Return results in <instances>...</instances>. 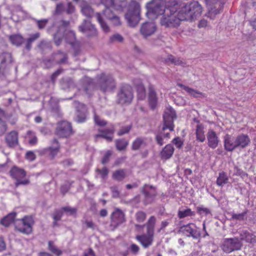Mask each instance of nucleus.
<instances>
[{"instance_id":"1","label":"nucleus","mask_w":256,"mask_h":256,"mask_svg":"<svg viewBox=\"0 0 256 256\" xmlns=\"http://www.w3.org/2000/svg\"><path fill=\"white\" fill-rule=\"evenodd\" d=\"M156 220V218L154 216H151L146 223V234L138 235L136 237V240L141 244L144 248H148L152 244Z\"/></svg>"},{"instance_id":"2","label":"nucleus","mask_w":256,"mask_h":256,"mask_svg":"<svg viewBox=\"0 0 256 256\" xmlns=\"http://www.w3.org/2000/svg\"><path fill=\"white\" fill-rule=\"evenodd\" d=\"M140 6L138 2L132 0L129 3L128 10L125 14V18L128 25L130 27L136 26L140 18Z\"/></svg>"},{"instance_id":"3","label":"nucleus","mask_w":256,"mask_h":256,"mask_svg":"<svg viewBox=\"0 0 256 256\" xmlns=\"http://www.w3.org/2000/svg\"><path fill=\"white\" fill-rule=\"evenodd\" d=\"M176 118V114L175 110L171 107H166L163 114V125L162 128V132L159 135H162L164 138H169L170 133L164 132V131L168 129L170 131L174 130V120Z\"/></svg>"},{"instance_id":"4","label":"nucleus","mask_w":256,"mask_h":256,"mask_svg":"<svg viewBox=\"0 0 256 256\" xmlns=\"http://www.w3.org/2000/svg\"><path fill=\"white\" fill-rule=\"evenodd\" d=\"M180 22L176 14V11L174 8H166L165 12L160 20L162 26L166 28H176L180 24Z\"/></svg>"},{"instance_id":"5","label":"nucleus","mask_w":256,"mask_h":256,"mask_svg":"<svg viewBox=\"0 0 256 256\" xmlns=\"http://www.w3.org/2000/svg\"><path fill=\"white\" fill-rule=\"evenodd\" d=\"M146 15L150 18H154L158 16L163 14L166 10L164 0H152L146 6Z\"/></svg>"},{"instance_id":"6","label":"nucleus","mask_w":256,"mask_h":256,"mask_svg":"<svg viewBox=\"0 0 256 256\" xmlns=\"http://www.w3.org/2000/svg\"><path fill=\"white\" fill-rule=\"evenodd\" d=\"M134 98L132 88L128 84L120 88L117 94L116 102L120 104H130Z\"/></svg>"},{"instance_id":"7","label":"nucleus","mask_w":256,"mask_h":256,"mask_svg":"<svg viewBox=\"0 0 256 256\" xmlns=\"http://www.w3.org/2000/svg\"><path fill=\"white\" fill-rule=\"evenodd\" d=\"M98 84L100 90L104 92L112 90L116 86V82L112 76L103 73L99 76Z\"/></svg>"},{"instance_id":"8","label":"nucleus","mask_w":256,"mask_h":256,"mask_svg":"<svg viewBox=\"0 0 256 256\" xmlns=\"http://www.w3.org/2000/svg\"><path fill=\"white\" fill-rule=\"evenodd\" d=\"M34 222L32 216H26L20 220H16L14 222L16 228L20 232L29 234L32 232V226Z\"/></svg>"},{"instance_id":"9","label":"nucleus","mask_w":256,"mask_h":256,"mask_svg":"<svg viewBox=\"0 0 256 256\" xmlns=\"http://www.w3.org/2000/svg\"><path fill=\"white\" fill-rule=\"evenodd\" d=\"M10 176L16 180L15 186L18 187L20 185H27L30 184V180L28 179L22 180L26 176V171L18 166H14L10 171Z\"/></svg>"},{"instance_id":"10","label":"nucleus","mask_w":256,"mask_h":256,"mask_svg":"<svg viewBox=\"0 0 256 256\" xmlns=\"http://www.w3.org/2000/svg\"><path fill=\"white\" fill-rule=\"evenodd\" d=\"M242 246L238 238H224L222 245V250L226 253H230L240 250Z\"/></svg>"},{"instance_id":"11","label":"nucleus","mask_w":256,"mask_h":256,"mask_svg":"<svg viewBox=\"0 0 256 256\" xmlns=\"http://www.w3.org/2000/svg\"><path fill=\"white\" fill-rule=\"evenodd\" d=\"M74 133L72 126L69 122L62 120L57 124L55 134L60 138H66Z\"/></svg>"},{"instance_id":"12","label":"nucleus","mask_w":256,"mask_h":256,"mask_svg":"<svg viewBox=\"0 0 256 256\" xmlns=\"http://www.w3.org/2000/svg\"><path fill=\"white\" fill-rule=\"evenodd\" d=\"M141 192L144 196L142 200L144 205L146 206L154 202L157 193L153 186L146 184L142 188Z\"/></svg>"},{"instance_id":"13","label":"nucleus","mask_w":256,"mask_h":256,"mask_svg":"<svg viewBox=\"0 0 256 256\" xmlns=\"http://www.w3.org/2000/svg\"><path fill=\"white\" fill-rule=\"evenodd\" d=\"M114 15L115 14L113 13L110 7H106L105 9L102 10V14L100 12H96L95 14L97 21L104 32H109L110 28L104 20L102 16H104L106 19L110 20Z\"/></svg>"},{"instance_id":"14","label":"nucleus","mask_w":256,"mask_h":256,"mask_svg":"<svg viewBox=\"0 0 256 256\" xmlns=\"http://www.w3.org/2000/svg\"><path fill=\"white\" fill-rule=\"evenodd\" d=\"M54 58L53 59L45 58L43 60L42 63L46 68H52L56 64H62L64 63L67 58L65 54L60 52L54 54Z\"/></svg>"},{"instance_id":"15","label":"nucleus","mask_w":256,"mask_h":256,"mask_svg":"<svg viewBox=\"0 0 256 256\" xmlns=\"http://www.w3.org/2000/svg\"><path fill=\"white\" fill-rule=\"evenodd\" d=\"M178 232L183 234L186 236H191L194 239H198L200 236V232L193 224H189L180 226Z\"/></svg>"},{"instance_id":"16","label":"nucleus","mask_w":256,"mask_h":256,"mask_svg":"<svg viewBox=\"0 0 256 256\" xmlns=\"http://www.w3.org/2000/svg\"><path fill=\"white\" fill-rule=\"evenodd\" d=\"M110 226L114 228L126 222L124 212L119 208L116 209L110 216Z\"/></svg>"},{"instance_id":"17","label":"nucleus","mask_w":256,"mask_h":256,"mask_svg":"<svg viewBox=\"0 0 256 256\" xmlns=\"http://www.w3.org/2000/svg\"><path fill=\"white\" fill-rule=\"evenodd\" d=\"M79 30L85 34L88 37L96 36L98 34L94 26L87 20H84L82 24L79 26Z\"/></svg>"},{"instance_id":"18","label":"nucleus","mask_w":256,"mask_h":256,"mask_svg":"<svg viewBox=\"0 0 256 256\" xmlns=\"http://www.w3.org/2000/svg\"><path fill=\"white\" fill-rule=\"evenodd\" d=\"M13 62L12 54L10 52H2L0 54V76L4 75L8 64Z\"/></svg>"},{"instance_id":"19","label":"nucleus","mask_w":256,"mask_h":256,"mask_svg":"<svg viewBox=\"0 0 256 256\" xmlns=\"http://www.w3.org/2000/svg\"><path fill=\"white\" fill-rule=\"evenodd\" d=\"M156 30V26L153 22H146L142 24L140 28V33L144 38L152 35Z\"/></svg>"},{"instance_id":"20","label":"nucleus","mask_w":256,"mask_h":256,"mask_svg":"<svg viewBox=\"0 0 256 256\" xmlns=\"http://www.w3.org/2000/svg\"><path fill=\"white\" fill-rule=\"evenodd\" d=\"M88 110L86 106L83 104H78L76 107L74 120L78 123L84 122L86 119Z\"/></svg>"},{"instance_id":"21","label":"nucleus","mask_w":256,"mask_h":256,"mask_svg":"<svg viewBox=\"0 0 256 256\" xmlns=\"http://www.w3.org/2000/svg\"><path fill=\"white\" fill-rule=\"evenodd\" d=\"M5 141L7 146L14 148L18 145V133L16 130H12L6 134Z\"/></svg>"},{"instance_id":"22","label":"nucleus","mask_w":256,"mask_h":256,"mask_svg":"<svg viewBox=\"0 0 256 256\" xmlns=\"http://www.w3.org/2000/svg\"><path fill=\"white\" fill-rule=\"evenodd\" d=\"M226 0H206V4L210 6V12L217 14L222 10Z\"/></svg>"},{"instance_id":"23","label":"nucleus","mask_w":256,"mask_h":256,"mask_svg":"<svg viewBox=\"0 0 256 256\" xmlns=\"http://www.w3.org/2000/svg\"><path fill=\"white\" fill-rule=\"evenodd\" d=\"M176 14L180 22L182 20L192 21L194 20L193 16L190 14L187 4L182 8L178 12H176Z\"/></svg>"},{"instance_id":"24","label":"nucleus","mask_w":256,"mask_h":256,"mask_svg":"<svg viewBox=\"0 0 256 256\" xmlns=\"http://www.w3.org/2000/svg\"><path fill=\"white\" fill-rule=\"evenodd\" d=\"M250 140L246 134H241L235 138L236 148H244L246 147L250 143Z\"/></svg>"},{"instance_id":"25","label":"nucleus","mask_w":256,"mask_h":256,"mask_svg":"<svg viewBox=\"0 0 256 256\" xmlns=\"http://www.w3.org/2000/svg\"><path fill=\"white\" fill-rule=\"evenodd\" d=\"M188 9L193 16V19H196L200 16L202 12V7L201 5L196 1L192 2L187 4Z\"/></svg>"},{"instance_id":"26","label":"nucleus","mask_w":256,"mask_h":256,"mask_svg":"<svg viewBox=\"0 0 256 256\" xmlns=\"http://www.w3.org/2000/svg\"><path fill=\"white\" fill-rule=\"evenodd\" d=\"M240 240L254 244L256 243V236L246 230H242L240 232Z\"/></svg>"},{"instance_id":"27","label":"nucleus","mask_w":256,"mask_h":256,"mask_svg":"<svg viewBox=\"0 0 256 256\" xmlns=\"http://www.w3.org/2000/svg\"><path fill=\"white\" fill-rule=\"evenodd\" d=\"M206 136L208 146L212 149L216 148L219 143V140L216 132L212 130H210L207 133Z\"/></svg>"},{"instance_id":"28","label":"nucleus","mask_w":256,"mask_h":256,"mask_svg":"<svg viewBox=\"0 0 256 256\" xmlns=\"http://www.w3.org/2000/svg\"><path fill=\"white\" fill-rule=\"evenodd\" d=\"M82 88L87 94L90 95L94 88V84L92 80L90 78L86 77L82 79Z\"/></svg>"},{"instance_id":"29","label":"nucleus","mask_w":256,"mask_h":256,"mask_svg":"<svg viewBox=\"0 0 256 256\" xmlns=\"http://www.w3.org/2000/svg\"><path fill=\"white\" fill-rule=\"evenodd\" d=\"M148 104L151 109L154 110L158 103V98L156 92L152 86H150L148 88Z\"/></svg>"},{"instance_id":"30","label":"nucleus","mask_w":256,"mask_h":256,"mask_svg":"<svg viewBox=\"0 0 256 256\" xmlns=\"http://www.w3.org/2000/svg\"><path fill=\"white\" fill-rule=\"evenodd\" d=\"M235 138L229 134H226L224 137V149L228 152H232L236 148Z\"/></svg>"},{"instance_id":"31","label":"nucleus","mask_w":256,"mask_h":256,"mask_svg":"<svg viewBox=\"0 0 256 256\" xmlns=\"http://www.w3.org/2000/svg\"><path fill=\"white\" fill-rule=\"evenodd\" d=\"M100 134L95 135L96 138H102L108 142H112L113 139L114 130L113 129L106 128L104 130H99Z\"/></svg>"},{"instance_id":"32","label":"nucleus","mask_w":256,"mask_h":256,"mask_svg":"<svg viewBox=\"0 0 256 256\" xmlns=\"http://www.w3.org/2000/svg\"><path fill=\"white\" fill-rule=\"evenodd\" d=\"M146 146V139L144 138H137L132 142V149L133 150H140V148H145Z\"/></svg>"},{"instance_id":"33","label":"nucleus","mask_w":256,"mask_h":256,"mask_svg":"<svg viewBox=\"0 0 256 256\" xmlns=\"http://www.w3.org/2000/svg\"><path fill=\"white\" fill-rule=\"evenodd\" d=\"M174 152V148L170 144H168L163 148L160 152V156L162 158L168 160L170 158L173 154Z\"/></svg>"},{"instance_id":"34","label":"nucleus","mask_w":256,"mask_h":256,"mask_svg":"<svg viewBox=\"0 0 256 256\" xmlns=\"http://www.w3.org/2000/svg\"><path fill=\"white\" fill-rule=\"evenodd\" d=\"M81 10L82 14L88 18L92 17L94 14V10L91 6L86 2L82 4Z\"/></svg>"},{"instance_id":"35","label":"nucleus","mask_w":256,"mask_h":256,"mask_svg":"<svg viewBox=\"0 0 256 256\" xmlns=\"http://www.w3.org/2000/svg\"><path fill=\"white\" fill-rule=\"evenodd\" d=\"M126 176V170L124 169H119L113 172L112 178L114 180L120 182L124 180Z\"/></svg>"},{"instance_id":"36","label":"nucleus","mask_w":256,"mask_h":256,"mask_svg":"<svg viewBox=\"0 0 256 256\" xmlns=\"http://www.w3.org/2000/svg\"><path fill=\"white\" fill-rule=\"evenodd\" d=\"M16 212H13L9 214L1 220V224L7 227L14 221Z\"/></svg>"},{"instance_id":"37","label":"nucleus","mask_w":256,"mask_h":256,"mask_svg":"<svg viewBox=\"0 0 256 256\" xmlns=\"http://www.w3.org/2000/svg\"><path fill=\"white\" fill-rule=\"evenodd\" d=\"M164 61L166 63L170 62L175 65L184 66L186 64L180 58L176 57L172 54L168 55Z\"/></svg>"},{"instance_id":"38","label":"nucleus","mask_w":256,"mask_h":256,"mask_svg":"<svg viewBox=\"0 0 256 256\" xmlns=\"http://www.w3.org/2000/svg\"><path fill=\"white\" fill-rule=\"evenodd\" d=\"M9 40L12 44L17 46H20L24 41L23 37L18 34H14L10 36Z\"/></svg>"},{"instance_id":"39","label":"nucleus","mask_w":256,"mask_h":256,"mask_svg":"<svg viewBox=\"0 0 256 256\" xmlns=\"http://www.w3.org/2000/svg\"><path fill=\"white\" fill-rule=\"evenodd\" d=\"M204 128L202 124H198L196 128V138L198 140L204 142L205 140Z\"/></svg>"},{"instance_id":"40","label":"nucleus","mask_w":256,"mask_h":256,"mask_svg":"<svg viewBox=\"0 0 256 256\" xmlns=\"http://www.w3.org/2000/svg\"><path fill=\"white\" fill-rule=\"evenodd\" d=\"M54 144H56V146H50L48 148L50 152L49 155L52 158L57 155L60 148V144L57 139L54 138Z\"/></svg>"},{"instance_id":"41","label":"nucleus","mask_w":256,"mask_h":256,"mask_svg":"<svg viewBox=\"0 0 256 256\" xmlns=\"http://www.w3.org/2000/svg\"><path fill=\"white\" fill-rule=\"evenodd\" d=\"M63 34L68 43L72 45L74 43L76 38V34L73 31L70 30H65V33Z\"/></svg>"},{"instance_id":"42","label":"nucleus","mask_w":256,"mask_h":256,"mask_svg":"<svg viewBox=\"0 0 256 256\" xmlns=\"http://www.w3.org/2000/svg\"><path fill=\"white\" fill-rule=\"evenodd\" d=\"M116 146L119 151L125 150L128 146V142L124 138L118 139L115 140Z\"/></svg>"},{"instance_id":"43","label":"nucleus","mask_w":256,"mask_h":256,"mask_svg":"<svg viewBox=\"0 0 256 256\" xmlns=\"http://www.w3.org/2000/svg\"><path fill=\"white\" fill-rule=\"evenodd\" d=\"M228 179L226 174L222 172L219 173V176L216 180V184L220 186H222L224 184L228 182Z\"/></svg>"},{"instance_id":"44","label":"nucleus","mask_w":256,"mask_h":256,"mask_svg":"<svg viewBox=\"0 0 256 256\" xmlns=\"http://www.w3.org/2000/svg\"><path fill=\"white\" fill-rule=\"evenodd\" d=\"M178 217L180 218H184L188 216H195V212L192 211L190 208H186L182 210H179L178 214Z\"/></svg>"},{"instance_id":"45","label":"nucleus","mask_w":256,"mask_h":256,"mask_svg":"<svg viewBox=\"0 0 256 256\" xmlns=\"http://www.w3.org/2000/svg\"><path fill=\"white\" fill-rule=\"evenodd\" d=\"M178 86L182 88L184 90L188 92L190 94L194 97L197 98L199 95H202V93L199 91L191 88L188 86H185L182 84H178Z\"/></svg>"},{"instance_id":"46","label":"nucleus","mask_w":256,"mask_h":256,"mask_svg":"<svg viewBox=\"0 0 256 256\" xmlns=\"http://www.w3.org/2000/svg\"><path fill=\"white\" fill-rule=\"evenodd\" d=\"M248 210H244V212L240 214H235L232 212L231 214L232 219V220H236L238 221H243L246 219V214Z\"/></svg>"},{"instance_id":"47","label":"nucleus","mask_w":256,"mask_h":256,"mask_svg":"<svg viewBox=\"0 0 256 256\" xmlns=\"http://www.w3.org/2000/svg\"><path fill=\"white\" fill-rule=\"evenodd\" d=\"M48 249L52 253L57 256H60L62 254V252L59 250L54 244L53 242L49 241L48 242Z\"/></svg>"},{"instance_id":"48","label":"nucleus","mask_w":256,"mask_h":256,"mask_svg":"<svg viewBox=\"0 0 256 256\" xmlns=\"http://www.w3.org/2000/svg\"><path fill=\"white\" fill-rule=\"evenodd\" d=\"M138 99L142 100L146 97V90L144 86L140 84L136 86Z\"/></svg>"},{"instance_id":"49","label":"nucleus","mask_w":256,"mask_h":256,"mask_svg":"<svg viewBox=\"0 0 256 256\" xmlns=\"http://www.w3.org/2000/svg\"><path fill=\"white\" fill-rule=\"evenodd\" d=\"M27 138H28V142L30 145L34 146L36 144L38 138L34 132L30 130L27 132Z\"/></svg>"},{"instance_id":"50","label":"nucleus","mask_w":256,"mask_h":256,"mask_svg":"<svg viewBox=\"0 0 256 256\" xmlns=\"http://www.w3.org/2000/svg\"><path fill=\"white\" fill-rule=\"evenodd\" d=\"M126 0H114V4L112 7L118 10H121L126 6Z\"/></svg>"},{"instance_id":"51","label":"nucleus","mask_w":256,"mask_h":256,"mask_svg":"<svg viewBox=\"0 0 256 256\" xmlns=\"http://www.w3.org/2000/svg\"><path fill=\"white\" fill-rule=\"evenodd\" d=\"M136 219L138 222H143L146 219V213L143 211H138L136 212Z\"/></svg>"},{"instance_id":"52","label":"nucleus","mask_w":256,"mask_h":256,"mask_svg":"<svg viewBox=\"0 0 256 256\" xmlns=\"http://www.w3.org/2000/svg\"><path fill=\"white\" fill-rule=\"evenodd\" d=\"M61 86L62 89L66 90L68 88H70L74 86L73 81L70 78L62 80Z\"/></svg>"},{"instance_id":"53","label":"nucleus","mask_w":256,"mask_h":256,"mask_svg":"<svg viewBox=\"0 0 256 256\" xmlns=\"http://www.w3.org/2000/svg\"><path fill=\"white\" fill-rule=\"evenodd\" d=\"M8 129L6 122L0 118V136H4Z\"/></svg>"},{"instance_id":"54","label":"nucleus","mask_w":256,"mask_h":256,"mask_svg":"<svg viewBox=\"0 0 256 256\" xmlns=\"http://www.w3.org/2000/svg\"><path fill=\"white\" fill-rule=\"evenodd\" d=\"M73 183V181L66 182L60 188V192L63 195H64L69 190Z\"/></svg>"},{"instance_id":"55","label":"nucleus","mask_w":256,"mask_h":256,"mask_svg":"<svg viewBox=\"0 0 256 256\" xmlns=\"http://www.w3.org/2000/svg\"><path fill=\"white\" fill-rule=\"evenodd\" d=\"M34 20L36 22L37 26L40 30L44 28L48 23V19L38 20L34 18Z\"/></svg>"},{"instance_id":"56","label":"nucleus","mask_w":256,"mask_h":256,"mask_svg":"<svg viewBox=\"0 0 256 256\" xmlns=\"http://www.w3.org/2000/svg\"><path fill=\"white\" fill-rule=\"evenodd\" d=\"M63 212H66L68 214L72 216L76 214V208L70 206L62 207L61 210Z\"/></svg>"},{"instance_id":"57","label":"nucleus","mask_w":256,"mask_h":256,"mask_svg":"<svg viewBox=\"0 0 256 256\" xmlns=\"http://www.w3.org/2000/svg\"><path fill=\"white\" fill-rule=\"evenodd\" d=\"M38 47L41 50L44 51L46 49L50 48V44L48 42L45 40H42L40 42V43L38 45Z\"/></svg>"},{"instance_id":"58","label":"nucleus","mask_w":256,"mask_h":256,"mask_svg":"<svg viewBox=\"0 0 256 256\" xmlns=\"http://www.w3.org/2000/svg\"><path fill=\"white\" fill-rule=\"evenodd\" d=\"M64 36V35L62 34H60V32L58 31L57 33L54 34V42L57 46H59L62 42V38Z\"/></svg>"},{"instance_id":"59","label":"nucleus","mask_w":256,"mask_h":256,"mask_svg":"<svg viewBox=\"0 0 256 256\" xmlns=\"http://www.w3.org/2000/svg\"><path fill=\"white\" fill-rule=\"evenodd\" d=\"M128 250L134 255L137 254L140 251L139 246L134 244H132L128 248Z\"/></svg>"},{"instance_id":"60","label":"nucleus","mask_w":256,"mask_h":256,"mask_svg":"<svg viewBox=\"0 0 256 256\" xmlns=\"http://www.w3.org/2000/svg\"><path fill=\"white\" fill-rule=\"evenodd\" d=\"M96 172L98 174H100L101 177L103 179L105 178L108 176V170L106 167H104L102 170L97 168L96 170Z\"/></svg>"},{"instance_id":"61","label":"nucleus","mask_w":256,"mask_h":256,"mask_svg":"<svg viewBox=\"0 0 256 256\" xmlns=\"http://www.w3.org/2000/svg\"><path fill=\"white\" fill-rule=\"evenodd\" d=\"M132 128V126L130 125L126 126H124L118 132V136H121L124 134H128Z\"/></svg>"},{"instance_id":"62","label":"nucleus","mask_w":256,"mask_h":256,"mask_svg":"<svg viewBox=\"0 0 256 256\" xmlns=\"http://www.w3.org/2000/svg\"><path fill=\"white\" fill-rule=\"evenodd\" d=\"M64 70L62 68H59L54 72L51 76V81L54 84L56 80L57 77L63 72Z\"/></svg>"},{"instance_id":"63","label":"nucleus","mask_w":256,"mask_h":256,"mask_svg":"<svg viewBox=\"0 0 256 256\" xmlns=\"http://www.w3.org/2000/svg\"><path fill=\"white\" fill-rule=\"evenodd\" d=\"M94 120L95 123L100 126H104L106 124V122L105 120H101L96 114H94Z\"/></svg>"},{"instance_id":"64","label":"nucleus","mask_w":256,"mask_h":256,"mask_svg":"<svg viewBox=\"0 0 256 256\" xmlns=\"http://www.w3.org/2000/svg\"><path fill=\"white\" fill-rule=\"evenodd\" d=\"M191 256H212L208 252H204L200 251H194L191 254Z\"/></svg>"}]
</instances>
